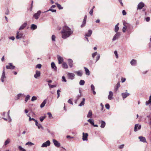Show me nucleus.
Masks as SVG:
<instances>
[{"instance_id": "nucleus-1", "label": "nucleus", "mask_w": 151, "mask_h": 151, "mask_svg": "<svg viewBox=\"0 0 151 151\" xmlns=\"http://www.w3.org/2000/svg\"><path fill=\"white\" fill-rule=\"evenodd\" d=\"M57 58L58 61V63L59 64H61L63 63L62 65V67L64 68H66V63L65 62H63V58L59 55H58Z\"/></svg>"}, {"instance_id": "nucleus-2", "label": "nucleus", "mask_w": 151, "mask_h": 151, "mask_svg": "<svg viewBox=\"0 0 151 151\" xmlns=\"http://www.w3.org/2000/svg\"><path fill=\"white\" fill-rule=\"evenodd\" d=\"M62 35V38L64 39L66 38V25L65 26L63 27L62 30L60 32Z\"/></svg>"}, {"instance_id": "nucleus-3", "label": "nucleus", "mask_w": 151, "mask_h": 151, "mask_svg": "<svg viewBox=\"0 0 151 151\" xmlns=\"http://www.w3.org/2000/svg\"><path fill=\"white\" fill-rule=\"evenodd\" d=\"M73 33V31L71 30V29L67 26V38L69 37Z\"/></svg>"}, {"instance_id": "nucleus-4", "label": "nucleus", "mask_w": 151, "mask_h": 151, "mask_svg": "<svg viewBox=\"0 0 151 151\" xmlns=\"http://www.w3.org/2000/svg\"><path fill=\"white\" fill-rule=\"evenodd\" d=\"M68 78L71 80H73L75 78V75L74 73H68L67 74Z\"/></svg>"}, {"instance_id": "nucleus-5", "label": "nucleus", "mask_w": 151, "mask_h": 151, "mask_svg": "<svg viewBox=\"0 0 151 151\" xmlns=\"http://www.w3.org/2000/svg\"><path fill=\"white\" fill-rule=\"evenodd\" d=\"M50 142L49 140H47L46 142L44 143L42 145L41 147H46L50 145Z\"/></svg>"}, {"instance_id": "nucleus-6", "label": "nucleus", "mask_w": 151, "mask_h": 151, "mask_svg": "<svg viewBox=\"0 0 151 151\" xmlns=\"http://www.w3.org/2000/svg\"><path fill=\"white\" fill-rule=\"evenodd\" d=\"M52 142L55 146L57 147H59L60 146V143L55 139H52Z\"/></svg>"}, {"instance_id": "nucleus-7", "label": "nucleus", "mask_w": 151, "mask_h": 151, "mask_svg": "<svg viewBox=\"0 0 151 151\" xmlns=\"http://www.w3.org/2000/svg\"><path fill=\"white\" fill-rule=\"evenodd\" d=\"M145 6V4L142 2H140L137 5V9H141Z\"/></svg>"}, {"instance_id": "nucleus-8", "label": "nucleus", "mask_w": 151, "mask_h": 151, "mask_svg": "<svg viewBox=\"0 0 151 151\" xmlns=\"http://www.w3.org/2000/svg\"><path fill=\"white\" fill-rule=\"evenodd\" d=\"M16 34L17 35L16 36V38L18 39L22 38L23 35V33L22 32H19V31L17 32Z\"/></svg>"}, {"instance_id": "nucleus-9", "label": "nucleus", "mask_w": 151, "mask_h": 151, "mask_svg": "<svg viewBox=\"0 0 151 151\" xmlns=\"http://www.w3.org/2000/svg\"><path fill=\"white\" fill-rule=\"evenodd\" d=\"M41 13L40 11H38L37 12V13L33 15V17H34L36 19H37L39 16H40Z\"/></svg>"}, {"instance_id": "nucleus-10", "label": "nucleus", "mask_w": 151, "mask_h": 151, "mask_svg": "<svg viewBox=\"0 0 151 151\" xmlns=\"http://www.w3.org/2000/svg\"><path fill=\"white\" fill-rule=\"evenodd\" d=\"M120 35V34L119 32H117L116 34L112 39L113 41H115L116 40L118 39Z\"/></svg>"}, {"instance_id": "nucleus-11", "label": "nucleus", "mask_w": 151, "mask_h": 151, "mask_svg": "<svg viewBox=\"0 0 151 151\" xmlns=\"http://www.w3.org/2000/svg\"><path fill=\"white\" fill-rule=\"evenodd\" d=\"M88 136V133H85L84 132L83 133V138L82 139L83 141L87 140L88 139L87 137Z\"/></svg>"}, {"instance_id": "nucleus-12", "label": "nucleus", "mask_w": 151, "mask_h": 151, "mask_svg": "<svg viewBox=\"0 0 151 151\" xmlns=\"http://www.w3.org/2000/svg\"><path fill=\"white\" fill-rule=\"evenodd\" d=\"M6 76H5V73L4 71H2V73L1 78V80L2 82H3L4 81V79L6 78Z\"/></svg>"}, {"instance_id": "nucleus-13", "label": "nucleus", "mask_w": 151, "mask_h": 151, "mask_svg": "<svg viewBox=\"0 0 151 151\" xmlns=\"http://www.w3.org/2000/svg\"><path fill=\"white\" fill-rule=\"evenodd\" d=\"M40 76V72L38 70H36L35 74L34 75V77L35 78H37Z\"/></svg>"}, {"instance_id": "nucleus-14", "label": "nucleus", "mask_w": 151, "mask_h": 151, "mask_svg": "<svg viewBox=\"0 0 151 151\" xmlns=\"http://www.w3.org/2000/svg\"><path fill=\"white\" fill-rule=\"evenodd\" d=\"M123 25L127 28V29H129L131 27V25L127 23L126 22L124 21L123 22Z\"/></svg>"}, {"instance_id": "nucleus-15", "label": "nucleus", "mask_w": 151, "mask_h": 151, "mask_svg": "<svg viewBox=\"0 0 151 151\" xmlns=\"http://www.w3.org/2000/svg\"><path fill=\"white\" fill-rule=\"evenodd\" d=\"M99 123L101 124V125L100 126V127L101 128H104L106 125V123L103 120H101V121H99Z\"/></svg>"}, {"instance_id": "nucleus-16", "label": "nucleus", "mask_w": 151, "mask_h": 151, "mask_svg": "<svg viewBox=\"0 0 151 151\" xmlns=\"http://www.w3.org/2000/svg\"><path fill=\"white\" fill-rule=\"evenodd\" d=\"M138 127V130L140 129L141 128V125H139L138 124H136L135 125L134 128V132H136L137 131V128Z\"/></svg>"}, {"instance_id": "nucleus-17", "label": "nucleus", "mask_w": 151, "mask_h": 151, "mask_svg": "<svg viewBox=\"0 0 151 151\" xmlns=\"http://www.w3.org/2000/svg\"><path fill=\"white\" fill-rule=\"evenodd\" d=\"M68 63L70 68H72L73 65V61L70 59L68 60Z\"/></svg>"}, {"instance_id": "nucleus-18", "label": "nucleus", "mask_w": 151, "mask_h": 151, "mask_svg": "<svg viewBox=\"0 0 151 151\" xmlns=\"http://www.w3.org/2000/svg\"><path fill=\"white\" fill-rule=\"evenodd\" d=\"M109 94L108 96V99L110 100L112 99L113 93L111 91H110L109 93Z\"/></svg>"}, {"instance_id": "nucleus-19", "label": "nucleus", "mask_w": 151, "mask_h": 151, "mask_svg": "<svg viewBox=\"0 0 151 151\" xmlns=\"http://www.w3.org/2000/svg\"><path fill=\"white\" fill-rule=\"evenodd\" d=\"M129 95V94L127 92L122 93V96L123 99L126 98L127 96H128Z\"/></svg>"}, {"instance_id": "nucleus-20", "label": "nucleus", "mask_w": 151, "mask_h": 151, "mask_svg": "<svg viewBox=\"0 0 151 151\" xmlns=\"http://www.w3.org/2000/svg\"><path fill=\"white\" fill-rule=\"evenodd\" d=\"M138 138L141 142H146V139L145 137H144L142 136H139V137Z\"/></svg>"}, {"instance_id": "nucleus-21", "label": "nucleus", "mask_w": 151, "mask_h": 151, "mask_svg": "<svg viewBox=\"0 0 151 151\" xmlns=\"http://www.w3.org/2000/svg\"><path fill=\"white\" fill-rule=\"evenodd\" d=\"M27 25V22L24 23L19 28V30H22L25 27H26Z\"/></svg>"}, {"instance_id": "nucleus-22", "label": "nucleus", "mask_w": 151, "mask_h": 151, "mask_svg": "<svg viewBox=\"0 0 151 151\" xmlns=\"http://www.w3.org/2000/svg\"><path fill=\"white\" fill-rule=\"evenodd\" d=\"M86 18H87V16H86V15L85 16L84 18L83 19V23L82 24V25H81V27H83L85 25V24H86Z\"/></svg>"}, {"instance_id": "nucleus-23", "label": "nucleus", "mask_w": 151, "mask_h": 151, "mask_svg": "<svg viewBox=\"0 0 151 151\" xmlns=\"http://www.w3.org/2000/svg\"><path fill=\"white\" fill-rule=\"evenodd\" d=\"M92 33V31L91 30H89L88 31L87 33H86L85 35V37H90Z\"/></svg>"}, {"instance_id": "nucleus-24", "label": "nucleus", "mask_w": 151, "mask_h": 151, "mask_svg": "<svg viewBox=\"0 0 151 151\" xmlns=\"http://www.w3.org/2000/svg\"><path fill=\"white\" fill-rule=\"evenodd\" d=\"M120 83L119 82H118L117 83L115 87L114 91H117L118 90L119 88L120 87Z\"/></svg>"}, {"instance_id": "nucleus-25", "label": "nucleus", "mask_w": 151, "mask_h": 151, "mask_svg": "<svg viewBox=\"0 0 151 151\" xmlns=\"http://www.w3.org/2000/svg\"><path fill=\"white\" fill-rule=\"evenodd\" d=\"M75 73L79 76H81L82 75V72L81 70H79L77 71H75Z\"/></svg>"}, {"instance_id": "nucleus-26", "label": "nucleus", "mask_w": 151, "mask_h": 151, "mask_svg": "<svg viewBox=\"0 0 151 151\" xmlns=\"http://www.w3.org/2000/svg\"><path fill=\"white\" fill-rule=\"evenodd\" d=\"M92 112L91 110H90L88 112V113L87 115V117L88 118H91L92 117Z\"/></svg>"}, {"instance_id": "nucleus-27", "label": "nucleus", "mask_w": 151, "mask_h": 151, "mask_svg": "<svg viewBox=\"0 0 151 151\" xmlns=\"http://www.w3.org/2000/svg\"><path fill=\"white\" fill-rule=\"evenodd\" d=\"M86 74L87 75L89 76L90 75V73L89 70L86 67H84Z\"/></svg>"}, {"instance_id": "nucleus-28", "label": "nucleus", "mask_w": 151, "mask_h": 151, "mask_svg": "<svg viewBox=\"0 0 151 151\" xmlns=\"http://www.w3.org/2000/svg\"><path fill=\"white\" fill-rule=\"evenodd\" d=\"M130 64L132 65H136L137 63L136 60L134 59H132L130 62Z\"/></svg>"}, {"instance_id": "nucleus-29", "label": "nucleus", "mask_w": 151, "mask_h": 151, "mask_svg": "<svg viewBox=\"0 0 151 151\" xmlns=\"http://www.w3.org/2000/svg\"><path fill=\"white\" fill-rule=\"evenodd\" d=\"M51 66L52 68L55 70H56L57 67L55 66V63L53 62H52L51 63Z\"/></svg>"}, {"instance_id": "nucleus-30", "label": "nucleus", "mask_w": 151, "mask_h": 151, "mask_svg": "<svg viewBox=\"0 0 151 151\" xmlns=\"http://www.w3.org/2000/svg\"><path fill=\"white\" fill-rule=\"evenodd\" d=\"M119 25V23H118L115 26V29H114V31L116 32H117L119 29V27H118Z\"/></svg>"}, {"instance_id": "nucleus-31", "label": "nucleus", "mask_w": 151, "mask_h": 151, "mask_svg": "<svg viewBox=\"0 0 151 151\" xmlns=\"http://www.w3.org/2000/svg\"><path fill=\"white\" fill-rule=\"evenodd\" d=\"M87 121L90 123L92 125H94V120L93 119H89L87 120Z\"/></svg>"}, {"instance_id": "nucleus-32", "label": "nucleus", "mask_w": 151, "mask_h": 151, "mask_svg": "<svg viewBox=\"0 0 151 151\" xmlns=\"http://www.w3.org/2000/svg\"><path fill=\"white\" fill-rule=\"evenodd\" d=\"M85 99L83 98L82 99V101L79 104V106H83L85 104Z\"/></svg>"}, {"instance_id": "nucleus-33", "label": "nucleus", "mask_w": 151, "mask_h": 151, "mask_svg": "<svg viewBox=\"0 0 151 151\" xmlns=\"http://www.w3.org/2000/svg\"><path fill=\"white\" fill-rule=\"evenodd\" d=\"M37 28V26L36 25L32 24L31 27V29L32 30H35Z\"/></svg>"}, {"instance_id": "nucleus-34", "label": "nucleus", "mask_w": 151, "mask_h": 151, "mask_svg": "<svg viewBox=\"0 0 151 151\" xmlns=\"http://www.w3.org/2000/svg\"><path fill=\"white\" fill-rule=\"evenodd\" d=\"M46 103V99H45L40 105V107L42 108L44 107Z\"/></svg>"}, {"instance_id": "nucleus-35", "label": "nucleus", "mask_w": 151, "mask_h": 151, "mask_svg": "<svg viewBox=\"0 0 151 151\" xmlns=\"http://www.w3.org/2000/svg\"><path fill=\"white\" fill-rule=\"evenodd\" d=\"M10 142V139L9 138H8L5 142L4 143V145H6L8 144H9Z\"/></svg>"}, {"instance_id": "nucleus-36", "label": "nucleus", "mask_w": 151, "mask_h": 151, "mask_svg": "<svg viewBox=\"0 0 151 151\" xmlns=\"http://www.w3.org/2000/svg\"><path fill=\"white\" fill-rule=\"evenodd\" d=\"M9 112H10V110H9L7 112V115H8V117L9 122H10L12 121V119L10 116H9Z\"/></svg>"}, {"instance_id": "nucleus-37", "label": "nucleus", "mask_w": 151, "mask_h": 151, "mask_svg": "<svg viewBox=\"0 0 151 151\" xmlns=\"http://www.w3.org/2000/svg\"><path fill=\"white\" fill-rule=\"evenodd\" d=\"M55 4L57 5V7L59 9H63V7L59 4L56 3H55Z\"/></svg>"}, {"instance_id": "nucleus-38", "label": "nucleus", "mask_w": 151, "mask_h": 151, "mask_svg": "<svg viewBox=\"0 0 151 151\" xmlns=\"http://www.w3.org/2000/svg\"><path fill=\"white\" fill-rule=\"evenodd\" d=\"M24 95V94L19 93L17 95V100L19 99L20 97H23Z\"/></svg>"}, {"instance_id": "nucleus-39", "label": "nucleus", "mask_w": 151, "mask_h": 151, "mask_svg": "<svg viewBox=\"0 0 151 151\" xmlns=\"http://www.w3.org/2000/svg\"><path fill=\"white\" fill-rule=\"evenodd\" d=\"M85 82L83 80H81L79 82V84L81 86L85 84Z\"/></svg>"}, {"instance_id": "nucleus-40", "label": "nucleus", "mask_w": 151, "mask_h": 151, "mask_svg": "<svg viewBox=\"0 0 151 151\" xmlns=\"http://www.w3.org/2000/svg\"><path fill=\"white\" fill-rule=\"evenodd\" d=\"M49 11H51L52 12H56V10L55 9H50L48 10L45 11L44 13H45L48 12Z\"/></svg>"}, {"instance_id": "nucleus-41", "label": "nucleus", "mask_w": 151, "mask_h": 151, "mask_svg": "<svg viewBox=\"0 0 151 151\" xmlns=\"http://www.w3.org/2000/svg\"><path fill=\"white\" fill-rule=\"evenodd\" d=\"M9 65H10L11 69H14L15 68V67L13 65L12 63H9Z\"/></svg>"}, {"instance_id": "nucleus-42", "label": "nucleus", "mask_w": 151, "mask_h": 151, "mask_svg": "<svg viewBox=\"0 0 151 151\" xmlns=\"http://www.w3.org/2000/svg\"><path fill=\"white\" fill-rule=\"evenodd\" d=\"M34 145V143L30 142H28L25 144L26 145H29L30 146Z\"/></svg>"}, {"instance_id": "nucleus-43", "label": "nucleus", "mask_w": 151, "mask_h": 151, "mask_svg": "<svg viewBox=\"0 0 151 151\" xmlns=\"http://www.w3.org/2000/svg\"><path fill=\"white\" fill-rule=\"evenodd\" d=\"M30 97V96L29 95H27L25 99V101L26 102H27L28 100L29 99Z\"/></svg>"}, {"instance_id": "nucleus-44", "label": "nucleus", "mask_w": 151, "mask_h": 151, "mask_svg": "<svg viewBox=\"0 0 151 151\" xmlns=\"http://www.w3.org/2000/svg\"><path fill=\"white\" fill-rule=\"evenodd\" d=\"M46 116H42L40 118V120L41 122H42L44 119L46 118Z\"/></svg>"}, {"instance_id": "nucleus-45", "label": "nucleus", "mask_w": 151, "mask_h": 151, "mask_svg": "<svg viewBox=\"0 0 151 151\" xmlns=\"http://www.w3.org/2000/svg\"><path fill=\"white\" fill-rule=\"evenodd\" d=\"M18 148L21 151H26V150L23 148L21 146H19L18 147Z\"/></svg>"}, {"instance_id": "nucleus-46", "label": "nucleus", "mask_w": 151, "mask_h": 151, "mask_svg": "<svg viewBox=\"0 0 151 151\" xmlns=\"http://www.w3.org/2000/svg\"><path fill=\"white\" fill-rule=\"evenodd\" d=\"M37 127H38V128L39 129L41 128L42 130L44 129L43 127L42 126V125L41 124H38V126Z\"/></svg>"}, {"instance_id": "nucleus-47", "label": "nucleus", "mask_w": 151, "mask_h": 151, "mask_svg": "<svg viewBox=\"0 0 151 151\" xmlns=\"http://www.w3.org/2000/svg\"><path fill=\"white\" fill-rule=\"evenodd\" d=\"M52 40L53 41H55L56 37L54 35H52Z\"/></svg>"}, {"instance_id": "nucleus-48", "label": "nucleus", "mask_w": 151, "mask_h": 151, "mask_svg": "<svg viewBox=\"0 0 151 151\" xmlns=\"http://www.w3.org/2000/svg\"><path fill=\"white\" fill-rule=\"evenodd\" d=\"M100 57V55L99 54H98L97 55V56L96 57V62H97L99 59Z\"/></svg>"}, {"instance_id": "nucleus-49", "label": "nucleus", "mask_w": 151, "mask_h": 151, "mask_svg": "<svg viewBox=\"0 0 151 151\" xmlns=\"http://www.w3.org/2000/svg\"><path fill=\"white\" fill-rule=\"evenodd\" d=\"M97 55V52H96L93 53H92V57L93 58H94V57L96 56Z\"/></svg>"}, {"instance_id": "nucleus-50", "label": "nucleus", "mask_w": 151, "mask_h": 151, "mask_svg": "<svg viewBox=\"0 0 151 151\" xmlns=\"http://www.w3.org/2000/svg\"><path fill=\"white\" fill-rule=\"evenodd\" d=\"M127 29V28L126 27V26H124L123 27L122 31L124 32H125Z\"/></svg>"}, {"instance_id": "nucleus-51", "label": "nucleus", "mask_w": 151, "mask_h": 151, "mask_svg": "<svg viewBox=\"0 0 151 151\" xmlns=\"http://www.w3.org/2000/svg\"><path fill=\"white\" fill-rule=\"evenodd\" d=\"M47 114L48 115L50 119H51V118H53L52 115V114H51V113H50V112H48L47 113Z\"/></svg>"}, {"instance_id": "nucleus-52", "label": "nucleus", "mask_w": 151, "mask_h": 151, "mask_svg": "<svg viewBox=\"0 0 151 151\" xmlns=\"http://www.w3.org/2000/svg\"><path fill=\"white\" fill-rule=\"evenodd\" d=\"M60 90L58 89L57 91V94L58 95L57 99H58L60 96Z\"/></svg>"}, {"instance_id": "nucleus-53", "label": "nucleus", "mask_w": 151, "mask_h": 151, "mask_svg": "<svg viewBox=\"0 0 151 151\" xmlns=\"http://www.w3.org/2000/svg\"><path fill=\"white\" fill-rule=\"evenodd\" d=\"M41 65L40 64H38L36 66V68H38L39 69H40L41 68Z\"/></svg>"}, {"instance_id": "nucleus-54", "label": "nucleus", "mask_w": 151, "mask_h": 151, "mask_svg": "<svg viewBox=\"0 0 151 151\" xmlns=\"http://www.w3.org/2000/svg\"><path fill=\"white\" fill-rule=\"evenodd\" d=\"M37 99V98L36 96H33L32 97V98L31 99V101H34L36 100Z\"/></svg>"}, {"instance_id": "nucleus-55", "label": "nucleus", "mask_w": 151, "mask_h": 151, "mask_svg": "<svg viewBox=\"0 0 151 151\" xmlns=\"http://www.w3.org/2000/svg\"><path fill=\"white\" fill-rule=\"evenodd\" d=\"M145 104H146V105L147 106L150 104H151V101H150L149 100L147 101H146Z\"/></svg>"}, {"instance_id": "nucleus-56", "label": "nucleus", "mask_w": 151, "mask_h": 151, "mask_svg": "<svg viewBox=\"0 0 151 151\" xmlns=\"http://www.w3.org/2000/svg\"><path fill=\"white\" fill-rule=\"evenodd\" d=\"M114 54H115L116 57V58H118V55L117 54V52L116 51H115L114 52Z\"/></svg>"}, {"instance_id": "nucleus-57", "label": "nucleus", "mask_w": 151, "mask_h": 151, "mask_svg": "<svg viewBox=\"0 0 151 151\" xmlns=\"http://www.w3.org/2000/svg\"><path fill=\"white\" fill-rule=\"evenodd\" d=\"M48 86H49V87L51 88H53L54 87H55L56 86V85H51L49 84H48Z\"/></svg>"}, {"instance_id": "nucleus-58", "label": "nucleus", "mask_w": 151, "mask_h": 151, "mask_svg": "<svg viewBox=\"0 0 151 151\" xmlns=\"http://www.w3.org/2000/svg\"><path fill=\"white\" fill-rule=\"evenodd\" d=\"M105 107L106 108L108 109H109L110 108V106L109 104H107L105 105Z\"/></svg>"}, {"instance_id": "nucleus-59", "label": "nucleus", "mask_w": 151, "mask_h": 151, "mask_svg": "<svg viewBox=\"0 0 151 151\" xmlns=\"http://www.w3.org/2000/svg\"><path fill=\"white\" fill-rule=\"evenodd\" d=\"M62 81H64L66 82V80L65 79V77L64 76H63L62 78Z\"/></svg>"}, {"instance_id": "nucleus-60", "label": "nucleus", "mask_w": 151, "mask_h": 151, "mask_svg": "<svg viewBox=\"0 0 151 151\" xmlns=\"http://www.w3.org/2000/svg\"><path fill=\"white\" fill-rule=\"evenodd\" d=\"M124 144H122L120 145L119 147V149H122L124 148Z\"/></svg>"}, {"instance_id": "nucleus-61", "label": "nucleus", "mask_w": 151, "mask_h": 151, "mask_svg": "<svg viewBox=\"0 0 151 151\" xmlns=\"http://www.w3.org/2000/svg\"><path fill=\"white\" fill-rule=\"evenodd\" d=\"M68 102L72 105L73 104V103L71 99H69L68 101Z\"/></svg>"}, {"instance_id": "nucleus-62", "label": "nucleus", "mask_w": 151, "mask_h": 151, "mask_svg": "<svg viewBox=\"0 0 151 151\" xmlns=\"http://www.w3.org/2000/svg\"><path fill=\"white\" fill-rule=\"evenodd\" d=\"M91 88L92 91L94 90L95 88L93 84L91 85Z\"/></svg>"}, {"instance_id": "nucleus-63", "label": "nucleus", "mask_w": 151, "mask_h": 151, "mask_svg": "<svg viewBox=\"0 0 151 151\" xmlns=\"http://www.w3.org/2000/svg\"><path fill=\"white\" fill-rule=\"evenodd\" d=\"M93 9H91L90 11L89 14L91 16L92 15H93Z\"/></svg>"}, {"instance_id": "nucleus-64", "label": "nucleus", "mask_w": 151, "mask_h": 151, "mask_svg": "<svg viewBox=\"0 0 151 151\" xmlns=\"http://www.w3.org/2000/svg\"><path fill=\"white\" fill-rule=\"evenodd\" d=\"M81 96V94H78L76 96L77 99H78V100L80 97Z\"/></svg>"}]
</instances>
